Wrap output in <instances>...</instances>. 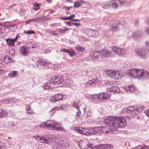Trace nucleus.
I'll return each mask as SVG.
<instances>
[{"label": "nucleus", "instance_id": "obj_9", "mask_svg": "<svg viewBox=\"0 0 149 149\" xmlns=\"http://www.w3.org/2000/svg\"><path fill=\"white\" fill-rule=\"evenodd\" d=\"M63 98V95L62 94H57L52 97L50 100L52 102H55L61 100Z\"/></svg>", "mask_w": 149, "mask_h": 149}, {"label": "nucleus", "instance_id": "obj_30", "mask_svg": "<svg viewBox=\"0 0 149 149\" xmlns=\"http://www.w3.org/2000/svg\"><path fill=\"white\" fill-rule=\"evenodd\" d=\"M64 29H63L62 28H59L57 29V31L59 33H65L66 31H68L69 30V29L68 28L64 27Z\"/></svg>", "mask_w": 149, "mask_h": 149}, {"label": "nucleus", "instance_id": "obj_26", "mask_svg": "<svg viewBox=\"0 0 149 149\" xmlns=\"http://www.w3.org/2000/svg\"><path fill=\"white\" fill-rule=\"evenodd\" d=\"M81 3H84L83 1H76L74 2V7L75 8H77L81 5Z\"/></svg>", "mask_w": 149, "mask_h": 149}, {"label": "nucleus", "instance_id": "obj_16", "mask_svg": "<svg viewBox=\"0 0 149 149\" xmlns=\"http://www.w3.org/2000/svg\"><path fill=\"white\" fill-rule=\"evenodd\" d=\"M20 49L21 53L23 55H26L28 53V49L27 47L25 46H22Z\"/></svg>", "mask_w": 149, "mask_h": 149}, {"label": "nucleus", "instance_id": "obj_15", "mask_svg": "<svg viewBox=\"0 0 149 149\" xmlns=\"http://www.w3.org/2000/svg\"><path fill=\"white\" fill-rule=\"evenodd\" d=\"M109 88V90L111 92L114 93H118L120 91V89L117 86H113L112 87L108 86Z\"/></svg>", "mask_w": 149, "mask_h": 149}, {"label": "nucleus", "instance_id": "obj_47", "mask_svg": "<svg viewBox=\"0 0 149 149\" xmlns=\"http://www.w3.org/2000/svg\"><path fill=\"white\" fill-rule=\"evenodd\" d=\"M59 18L61 20H68V17H59Z\"/></svg>", "mask_w": 149, "mask_h": 149}, {"label": "nucleus", "instance_id": "obj_40", "mask_svg": "<svg viewBox=\"0 0 149 149\" xmlns=\"http://www.w3.org/2000/svg\"><path fill=\"white\" fill-rule=\"evenodd\" d=\"M93 99H96L98 101V94H95L93 95L92 96Z\"/></svg>", "mask_w": 149, "mask_h": 149}, {"label": "nucleus", "instance_id": "obj_44", "mask_svg": "<svg viewBox=\"0 0 149 149\" xmlns=\"http://www.w3.org/2000/svg\"><path fill=\"white\" fill-rule=\"evenodd\" d=\"M18 73L17 72V71H13L12 72H10L8 74H18Z\"/></svg>", "mask_w": 149, "mask_h": 149}, {"label": "nucleus", "instance_id": "obj_56", "mask_svg": "<svg viewBox=\"0 0 149 149\" xmlns=\"http://www.w3.org/2000/svg\"><path fill=\"white\" fill-rule=\"evenodd\" d=\"M65 23L66 24L68 25L69 26H71V23L68 21H66L65 22Z\"/></svg>", "mask_w": 149, "mask_h": 149}, {"label": "nucleus", "instance_id": "obj_5", "mask_svg": "<svg viewBox=\"0 0 149 149\" xmlns=\"http://www.w3.org/2000/svg\"><path fill=\"white\" fill-rule=\"evenodd\" d=\"M59 125L60 124L57 122H54L53 121L49 120L41 124L40 125V127L51 128L53 130L58 131L63 130V128L62 127L57 126V125Z\"/></svg>", "mask_w": 149, "mask_h": 149}, {"label": "nucleus", "instance_id": "obj_36", "mask_svg": "<svg viewBox=\"0 0 149 149\" xmlns=\"http://www.w3.org/2000/svg\"><path fill=\"white\" fill-rule=\"evenodd\" d=\"M24 33L27 34H35V31L32 30H30L26 31H24Z\"/></svg>", "mask_w": 149, "mask_h": 149}, {"label": "nucleus", "instance_id": "obj_27", "mask_svg": "<svg viewBox=\"0 0 149 149\" xmlns=\"http://www.w3.org/2000/svg\"><path fill=\"white\" fill-rule=\"evenodd\" d=\"M75 16V14H72L70 16L68 17V20H70L71 21H80V20L79 19H73V18Z\"/></svg>", "mask_w": 149, "mask_h": 149}, {"label": "nucleus", "instance_id": "obj_12", "mask_svg": "<svg viewBox=\"0 0 149 149\" xmlns=\"http://www.w3.org/2000/svg\"><path fill=\"white\" fill-rule=\"evenodd\" d=\"M113 146L111 144H100L98 145V149H111Z\"/></svg>", "mask_w": 149, "mask_h": 149}, {"label": "nucleus", "instance_id": "obj_7", "mask_svg": "<svg viewBox=\"0 0 149 149\" xmlns=\"http://www.w3.org/2000/svg\"><path fill=\"white\" fill-rule=\"evenodd\" d=\"M112 49L113 51L118 55H123L125 53L124 50L117 47H113Z\"/></svg>", "mask_w": 149, "mask_h": 149}, {"label": "nucleus", "instance_id": "obj_50", "mask_svg": "<svg viewBox=\"0 0 149 149\" xmlns=\"http://www.w3.org/2000/svg\"><path fill=\"white\" fill-rule=\"evenodd\" d=\"M40 137L39 136H33V138L37 140H38V139L39 138H40Z\"/></svg>", "mask_w": 149, "mask_h": 149}, {"label": "nucleus", "instance_id": "obj_52", "mask_svg": "<svg viewBox=\"0 0 149 149\" xmlns=\"http://www.w3.org/2000/svg\"><path fill=\"white\" fill-rule=\"evenodd\" d=\"M109 76L111 77V78L113 79H116V75H108Z\"/></svg>", "mask_w": 149, "mask_h": 149}, {"label": "nucleus", "instance_id": "obj_25", "mask_svg": "<svg viewBox=\"0 0 149 149\" xmlns=\"http://www.w3.org/2000/svg\"><path fill=\"white\" fill-rule=\"evenodd\" d=\"M75 48L76 50L80 52H83L85 50V49L84 47L79 45H76L75 47Z\"/></svg>", "mask_w": 149, "mask_h": 149}, {"label": "nucleus", "instance_id": "obj_58", "mask_svg": "<svg viewBox=\"0 0 149 149\" xmlns=\"http://www.w3.org/2000/svg\"><path fill=\"white\" fill-rule=\"evenodd\" d=\"M67 53H68L70 55V56H71L73 54H74V52H73V54H72L70 52L68 51V52H67Z\"/></svg>", "mask_w": 149, "mask_h": 149}, {"label": "nucleus", "instance_id": "obj_24", "mask_svg": "<svg viewBox=\"0 0 149 149\" xmlns=\"http://www.w3.org/2000/svg\"><path fill=\"white\" fill-rule=\"evenodd\" d=\"M141 34L142 33L141 32L137 31L133 34V37L134 39H136L139 38Z\"/></svg>", "mask_w": 149, "mask_h": 149}, {"label": "nucleus", "instance_id": "obj_11", "mask_svg": "<svg viewBox=\"0 0 149 149\" xmlns=\"http://www.w3.org/2000/svg\"><path fill=\"white\" fill-rule=\"evenodd\" d=\"M131 78H137L139 80L148 79L149 75H129Z\"/></svg>", "mask_w": 149, "mask_h": 149}, {"label": "nucleus", "instance_id": "obj_8", "mask_svg": "<svg viewBox=\"0 0 149 149\" xmlns=\"http://www.w3.org/2000/svg\"><path fill=\"white\" fill-rule=\"evenodd\" d=\"M130 74H138L139 73L140 74H144L146 73V71L142 69H132L130 70Z\"/></svg>", "mask_w": 149, "mask_h": 149}, {"label": "nucleus", "instance_id": "obj_49", "mask_svg": "<svg viewBox=\"0 0 149 149\" xmlns=\"http://www.w3.org/2000/svg\"><path fill=\"white\" fill-rule=\"evenodd\" d=\"M34 7L39 8V5L38 3H34L33 5Z\"/></svg>", "mask_w": 149, "mask_h": 149}, {"label": "nucleus", "instance_id": "obj_61", "mask_svg": "<svg viewBox=\"0 0 149 149\" xmlns=\"http://www.w3.org/2000/svg\"><path fill=\"white\" fill-rule=\"evenodd\" d=\"M3 143L1 141H0V147H3Z\"/></svg>", "mask_w": 149, "mask_h": 149}, {"label": "nucleus", "instance_id": "obj_23", "mask_svg": "<svg viewBox=\"0 0 149 149\" xmlns=\"http://www.w3.org/2000/svg\"><path fill=\"white\" fill-rule=\"evenodd\" d=\"M87 149H98V146H96L93 143H89L87 145Z\"/></svg>", "mask_w": 149, "mask_h": 149}, {"label": "nucleus", "instance_id": "obj_45", "mask_svg": "<svg viewBox=\"0 0 149 149\" xmlns=\"http://www.w3.org/2000/svg\"><path fill=\"white\" fill-rule=\"evenodd\" d=\"M72 24L77 27L79 26H81V24L80 23H72Z\"/></svg>", "mask_w": 149, "mask_h": 149}, {"label": "nucleus", "instance_id": "obj_31", "mask_svg": "<svg viewBox=\"0 0 149 149\" xmlns=\"http://www.w3.org/2000/svg\"><path fill=\"white\" fill-rule=\"evenodd\" d=\"M101 95L102 97H103V100L105 99H109L110 97V95L107 93H103V94Z\"/></svg>", "mask_w": 149, "mask_h": 149}, {"label": "nucleus", "instance_id": "obj_13", "mask_svg": "<svg viewBox=\"0 0 149 149\" xmlns=\"http://www.w3.org/2000/svg\"><path fill=\"white\" fill-rule=\"evenodd\" d=\"M73 106L74 107L76 108L78 110V111L76 115V117L78 118L80 117L81 114V111L80 110L79 106L76 102H74L73 103ZM76 118L77 119V118Z\"/></svg>", "mask_w": 149, "mask_h": 149}, {"label": "nucleus", "instance_id": "obj_46", "mask_svg": "<svg viewBox=\"0 0 149 149\" xmlns=\"http://www.w3.org/2000/svg\"><path fill=\"white\" fill-rule=\"evenodd\" d=\"M25 10H21L20 11L19 13H20V14L21 15L24 16V15L23 14L24 13H25Z\"/></svg>", "mask_w": 149, "mask_h": 149}, {"label": "nucleus", "instance_id": "obj_41", "mask_svg": "<svg viewBox=\"0 0 149 149\" xmlns=\"http://www.w3.org/2000/svg\"><path fill=\"white\" fill-rule=\"evenodd\" d=\"M103 94V93L100 94H98V101L103 100V97H102V95Z\"/></svg>", "mask_w": 149, "mask_h": 149}, {"label": "nucleus", "instance_id": "obj_29", "mask_svg": "<svg viewBox=\"0 0 149 149\" xmlns=\"http://www.w3.org/2000/svg\"><path fill=\"white\" fill-rule=\"evenodd\" d=\"M66 107L65 105H63V106L61 105H60L59 106L56 107L52 109V110H53L54 109H55L56 110H58L61 109V110H64V109H65V108Z\"/></svg>", "mask_w": 149, "mask_h": 149}, {"label": "nucleus", "instance_id": "obj_34", "mask_svg": "<svg viewBox=\"0 0 149 149\" xmlns=\"http://www.w3.org/2000/svg\"><path fill=\"white\" fill-rule=\"evenodd\" d=\"M35 19H36V21L38 22L39 21H42L45 19V17L44 16H41L39 17H37Z\"/></svg>", "mask_w": 149, "mask_h": 149}, {"label": "nucleus", "instance_id": "obj_18", "mask_svg": "<svg viewBox=\"0 0 149 149\" xmlns=\"http://www.w3.org/2000/svg\"><path fill=\"white\" fill-rule=\"evenodd\" d=\"M6 41L8 45L9 46H13L15 45V42L13 39L8 38L6 39Z\"/></svg>", "mask_w": 149, "mask_h": 149}, {"label": "nucleus", "instance_id": "obj_38", "mask_svg": "<svg viewBox=\"0 0 149 149\" xmlns=\"http://www.w3.org/2000/svg\"><path fill=\"white\" fill-rule=\"evenodd\" d=\"M118 1L120 5L122 6H124L125 4L127 5V3L125 1H122L120 0H118Z\"/></svg>", "mask_w": 149, "mask_h": 149}, {"label": "nucleus", "instance_id": "obj_62", "mask_svg": "<svg viewBox=\"0 0 149 149\" xmlns=\"http://www.w3.org/2000/svg\"><path fill=\"white\" fill-rule=\"evenodd\" d=\"M18 37V36L17 35L16 37L14 39H13V40H14L15 42V41L17 40Z\"/></svg>", "mask_w": 149, "mask_h": 149}, {"label": "nucleus", "instance_id": "obj_64", "mask_svg": "<svg viewBox=\"0 0 149 149\" xmlns=\"http://www.w3.org/2000/svg\"><path fill=\"white\" fill-rule=\"evenodd\" d=\"M146 33L147 34H148V35L149 34V30H146Z\"/></svg>", "mask_w": 149, "mask_h": 149}, {"label": "nucleus", "instance_id": "obj_17", "mask_svg": "<svg viewBox=\"0 0 149 149\" xmlns=\"http://www.w3.org/2000/svg\"><path fill=\"white\" fill-rule=\"evenodd\" d=\"M105 73L107 74H120V73L118 71H116L115 70H112L109 69H107L105 71Z\"/></svg>", "mask_w": 149, "mask_h": 149}, {"label": "nucleus", "instance_id": "obj_2", "mask_svg": "<svg viewBox=\"0 0 149 149\" xmlns=\"http://www.w3.org/2000/svg\"><path fill=\"white\" fill-rule=\"evenodd\" d=\"M49 77L50 79L53 82L45 83L43 86V88L45 90L51 89L52 88L55 87V85L59 84L64 81L65 83H68L69 81L68 77L61 76L59 75H49Z\"/></svg>", "mask_w": 149, "mask_h": 149}, {"label": "nucleus", "instance_id": "obj_14", "mask_svg": "<svg viewBox=\"0 0 149 149\" xmlns=\"http://www.w3.org/2000/svg\"><path fill=\"white\" fill-rule=\"evenodd\" d=\"M124 89L125 90L127 91L128 93H130L131 91H135L136 90V88L133 85H130L126 86Z\"/></svg>", "mask_w": 149, "mask_h": 149}, {"label": "nucleus", "instance_id": "obj_35", "mask_svg": "<svg viewBox=\"0 0 149 149\" xmlns=\"http://www.w3.org/2000/svg\"><path fill=\"white\" fill-rule=\"evenodd\" d=\"M36 19H35V18L31 19H29L26 20V22H25L26 24H30V23H31L32 22H34L35 21H36Z\"/></svg>", "mask_w": 149, "mask_h": 149}, {"label": "nucleus", "instance_id": "obj_51", "mask_svg": "<svg viewBox=\"0 0 149 149\" xmlns=\"http://www.w3.org/2000/svg\"><path fill=\"white\" fill-rule=\"evenodd\" d=\"M68 51L67 49H61L60 50V51L62 52H66L67 53V52H68Z\"/></svg>", "mask_w": 149, "mask_h": 149}, {"label": "nucleus", "instance_id": "obj_55", "mask_svg": "<svg viewBox=\"0 0 149 149\" xmlns=\"http://www.w3.org/2000/svg\"><path fill=\"white\" fill-rule=\"evenodd\" d=\"M5 70H3L2 69L0 70V74H5Z\"/></svg>", "mask_w": 149, "mask_h": 149}, {"label": "nucleus", "instance_id": "obj_54", "mask_svg": "<svg viewBox=\"0 0 149 149\" xmlns=\"http://www.w3.org/2000/svg\"><path fill=\"white\" fill-rule=\"evenodd\" d=\"M52 35L53 36H54L58 35V34H57V33H56V31H53L52 33Z\"/></svg>", "mask_w": 149, "mask_h": 149}, {"label": "nucleus", "instance_id": "obj_63", "mask_svg": "<svg viewBox=\"0 0 149 149\" xmlns=\"http://www.w3.org/2000/svg\"><path fill=\"white\" fill-rule=\"evenodd\" d=\"M27 113H29V114H31V111L30 110V111H26Z\"/></svg>", "mask_w": 149, "mask_h": 149}, {"label": "nucleus", "instance_id": "obj_22", "mask_svg": "<svg viewBox=\"0 0 149 149\" xmlns=\"http://www.w3.org/2000/svg\"><path fill=\"white\" fill-rule=\"evenodd\" d=\"M13 61L11 58L8 56H4L3 60V62L6 63L13 62Z\"/></svg>", "mask_w": 149, "mask_h": 149}, {"label": "nucleus", "instance_id": "obj_53", "mask_svg": "<svg viewBox=\"0 0 149 149\" xmlns=\"http://www.w3.org/2000/svg\"><path fill=\"white\" fill-rule=\"evenodd\" d=\"M144 112L149 117V110H146Z\"/></svg>", "mask_w": 149, "mask_h": 149}, {"label": "nucleus", "instance_id": "obj_39", "mask_svg": "<svg viewBox=\"0 0 149 149\" xmlns=\"http://www.w3.org/2000/svg\"><path fill=\"white\" fill-rule=\"evenodd\" d=\"M15 99L14 98H12V99H10L9 100L8 99L6 100V101L7 102H8V103H9L10 101H12L13 102L15 103Z\"/></svg>", "mask_w": 149, "mask_h": 149}, {"label": "nucleus", "instance_id": "obj_6", "mask_svg": "<svg viewBox=\"0 0 149 149\" xmlns=\"http://www.w3.org/2000/svg\"><path fill=\"white\" fill-rule=\"evenodd\" d=\"M75 130L79 133L86 136L96 134V133L91 132L88 130L84 128H77Z\"/></svg>", "mask_w": 149, "mask_h": 149}, {"label": "nucleus", "instance_id": "obj_3", "mask_svg": "<svg viewBox=\"0 0 149 149\" xmlns=\"http://www.w3.org/2000/svg\"><path fill=\"white\" fill-rule=\"evenodd\" d=\"M144 108L143 106L138 105L136 106L129 107L123 109L121 113H127L128 115H130V116L134 117L142 111Z\"/></svg>", "mask_w": 149, "mask_h": 149}, {"label": "nucleus", "instance_id": "obj_43", "mask_svg": "<svg viewBox=\"0 0 149 149\" xmlns=\"http://www.w3.org/2000/svg\"><path fill=\"white\" fill-rule=\"evenodd\" d=\"M110 8V5L108 4L105 5L103 7L104 9H109Z\"/></svg>", "mask_w": 149, "mask_h": 149}, {"label": "nucleus", "instance_id": "obj_33", "mask_svg": "<svg viewBox=\"0 0 149 149\" xmlns=\"http://www.w3.org/2000/svg\"><path fill=\"white\" fill-rule=\"evenodd\" d=\"M95 82L97 83V80L95 81L94 80L91 81H89L88 82V84L90 85L91 86H93L95 85Z\"/></svg>", "mask_w": 149, "mask_h": 149}, {"label": "nucleus", "instance_id": "obj_48", "mask_svg": "<svg viewBox=\"0 0 149 149\" xmlns=\"http://www.w3.org/2000/svg\"><path fill=\"white\" fill-rule=\"evenodd\" d=\"M98 131V129L97 128H94L93 129V131H91V132H95L96 133V134H97V132Z\"/></svg>", "mask_w": 149, "mask_h": 149}, {"label": "nucleus", "instance_id": "obj_57", "mask_svg": "<svg viewBox=\"0 0 149 149\" xmlns=\"http://www.w3.org/2000/svg\"><path fill=\"white\" fill-rule=\"evenodd\" d=\"M30 107V106L26 107V111H27L29 110L30 111V110H31Z\"/></svg>", "mask_w": 149, "mask_h": 149}, {"label": "nucleus", "instance_id": "obj_4", "mask_svg": "<svg viewBox=\"0 0 149 149\" xmlns=\"http://www.w3.org/2000/svg\"><path fill=\"white\" fill-rule=\"evenodd\" d=\"M112 52L109 50L104 49L95 52L92 56L93 59L102 60L104 57H109L112 55Z\"/></svg>", "mask_w": 149, "mask_h": 149}, {"label": "nucleus", "instance_id": "obj_32", "mask_svg": "<svg viewBox=\"0 0 149 149\" xmlns=\"http://www.w3.org/2000/svg\"><path fill=\"white\" fill-rule=\"evenodd\" d=\"M133 149H149V147L146 146H142L139 145L137 147H136Z\"/></svg>", "mask_w": 149, "mask_h": 149}, {"label": "nucleus", "instance_id": "obj_37", "mask_svg": "<svg viewBox=\"0 0 149 149\" xmlns=\"http://www.w3.org/2000/svg\"><path fill=\"white\" fill-rule=\"evenodd\" d=\"M118 7V6L116 3H113L112 4V7L114 9H116Z\"/></svg>", "mask_w": 149, "mask_h": 149}, {"label": "nucleus", "instance_id": "obj_60", "mask_svg": "<svg viewBox=\"0 0 149 149\" xmlns=\"http://www.w3.org/2000/svg\"><path fill=\"white\" fill-rule=\"evenodd\" d=\"M63 8L65 9L66 10L68 11L69 10V7L66 6H64Z\"/></svg>", "mask_w": 149, "mask_h": 149}, {"label": "nucleus", "instance_id": "obj_59", "mask_svg": "<svg viewBox=\"0 0 149 149\" xmlns=\"http://www.w3.org/2000/svg\"><path fill=\"white\" fill-rule=\"evenodd\" d=\"M8 75L9 77L12 78H13L14 77H17V76H16L17 75Z\"/></svg>", "mask_w": 149, "mask_h": 149}, {"label": "nucleus", "instance_id": "obj_21", "mask_svg": "<svg viewBox=\"0 0 149 149\" xmlns=\"http://www.w3.org/2000/svg\"><path fill=\"white\" fill-rule=\"evenodd\" d=\"M37 62L41 65H46L48 63L47 60L42 59H39L37 61Z\"/></svg>", "mask_w": 149, "mask_h": 149}, {"label": "nucleus", "instance_id": "obj_20", "mask_svg": "<svg viewBox=\"0 0 149 149\" xmlns=\"http://www.w3.org/2000/svg\"><path fill=\"white\" fill-rule=\"evenodd\" d=\"M52 149H62L63 148L61 144L57 143L52 145Z\"/></svg>", "mask_w": 149, "mask_h": 149}, {"label": "nucleus", "instance_id": "obj_1", "mask_svg": "<svg viewBox=\"0 0 149 149\" xmlns=\"http://www.w3.org/2000/svg\"><path fill=\"white\" fill-rule=\"evenodd\" d=\"M104 122L108 126L115 128L124 127L127 124L125 120L123 118L120 117H107L105 118Z\"/></svg>", "mask_w": 149, "mask_h": 149}, {"label": "nucleus", "instance_id": "obj_10", "mask_svg": "<svg viewBox=\"0 0 149 149\" xmlns=\"http://www.w3.org/2000/svg\"><path fill=\"white\" fill-rule=\"evenodd\" d=\"M135 52L139 56L143 58L145 57L146 56V51L145 50L143 49H136L135 50Z\"/></svg>", "mask_w": 149, "mask_h": 149}, {"label": "nucleus", "instance_id": "obj_42", "mask_svg": "<svg viewBox=\"0 0 149 149\" xmlns=\"http://www.w3.org/2000/svg\"><path fill=\"white\" fill-rule=\"evenodd\" d=\"M6 36V33L2 32H0V38L5 37Z\"/></svg>", "mask_w": 149, "mask_h": 149}, {"label": "nucleus", "instance_id": "obj_28", "mask_svg": "<svg viewBox=\"0 0 149 149\" xmlns=\"http://www.w3.org/2000/svg\"><path fill=\"white\" fill-rule=\"evenodd\" d=\"M6 111L4 110L0 109V118H2L6 115Z\"/></svg>", "mask_w": 149, "mask_h": 149}, {"label": "nucleus", "instance_id": "obj_19", "mask_svg": "<svg viewBox=\"0 0 149 149\" xmlns=\"http://www.w3.org/2000/svg\"><path fill=\"white\" fill-rule=\"evenodd\" d=\"M39 140L40 141H39L40 142L45 143L48 144H51V142L45 139V137L40 136V138Z\"/></svg>", "mask_w": 149, "mask_h": 149}]
</instances>
